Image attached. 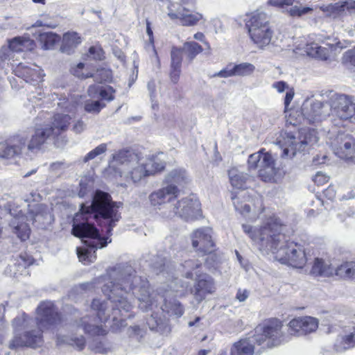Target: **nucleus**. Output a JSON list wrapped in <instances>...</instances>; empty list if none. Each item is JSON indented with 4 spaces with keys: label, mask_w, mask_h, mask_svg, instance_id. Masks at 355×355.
Masks as SVG:
<instances>
[{
    "label": "nucleus",
    "mask_w": 355,
    "mask_h": 355,
    "mask_svg": "<svg viewBox=\"0 0 355 355\" xmlns=\"http://www.w3.org/2000/svg\"><path fill=\"white\" fill-rule=\"evenodd\" d=\"M173 278V276H171ZM177 279H168L167 287L159 288L157 293H150L149 284L146 279L136 274L135 270L128 263H119L106 270L103 276L95 281L103 283L101 288L107 300L94 299L91 305L92 315H87L80 319L78 327H81L85 333L91 336L105 335L106 330L103 324L111 317L114 324L119 327L125 325L123 317L133 308V296L139 301V308L143 311H153L157 308L159 301H164L161 306L162 313L169 315L181 317L184 309L180 303L173 296L181 295L184 289L179 288Z\"/></svg>",
    "instance_id": "obj_1"
},
{
    "label": "nucleus",
    "mask_w": 355,
    "mask_h": 355,
    "mask_svg": "<svg viewBox=\"0 0 355 355\" xmlns=\"http://www.w3.org/2000/svg\"><path fill=\"white\" fill-rule=\"evenodd\" d=\"M119 205L112 201L110 195L102 191H96L90 205L82 204L79 212L73 219L72 234L76 237L91 239L86 248H77L79 261L87 265L96 260V250L107 244V240L101 238L98 230L89 221L95 219L101 225L107 227L106 232L111 234L112 229L121 219Z\"/></svg>",
    "instance_id": "obj_2"
},
{
    "label": "nucleus",
    "mask_w": 355,
    "mask_h": 355,
    "mask_svg": "<svg viewBox=\"0 0 355 355\" xmlns=\"http://www.w3.org/2000/svg\"><path fill=\"white\" fill-rule=\"evenodd\" d=\"M242 227L259 250L271 252L279 262L298 268L306 264L304 248L297 243L285 240V236L281 234L282 224L277 217L269 218L261 226L243 224Z\"/></svg>",
    "instance_id": "obj_3"
},
{
    "label": "nucleus",
    "mask_w": 355,
    "mask_h": 355,
    "mask_svg": "<svg viewBox=\"0 0 355 355\" xmlns=\"http://www.w3.org/2000/svg\"><path fill=\"white\" fill-rule=\"evenodd\" d=\"M60 321V317L51 302H42L37 309V317L32 319L23 313L12 321L14 338L9 344L12 349L21 347L37 348L42 345V331Z\"/></svg>",
    "instance_id": "obj_4"
},
{
    "label": "nucleus",
    "mask_w": 355,
    "mask_h": 355,
    "mask_svg": "<svg viewBox=\"0 0 355 355\" xmlns=\"http://www.w3.org/2000/svg\"><path fill=\"white\" fill-rule=\"evenodd\" d=\"M111 164L121 166V177L134 183L161 171L165 167V163L157 156L144 158L133 150H119L113 155Z\"/></svg>",
    "instance_id": "obj_5"
},
{
    "label": "nucleus",
    "mask_w": 355,
    "mask_h": 355,
    "mask_svg": "<svg viewBox=\"0 0 355 355\" xmlns=\"http://www.w3.org/2000/svg\"><path fill=\"white\" fill-rule=\"evenodd\" d=\"M35 93L36 94H30L28 97V100L35 105H42V103H39L40 101H43L46 103L51 101V104L53 107L56 105L62 111L67 112L54 114L51 121L45 124L46 127L49 130V132L54 138H56L67 130L72 117L74 116L76 107L75 104L71 103L68 99L59 98L56 94H53L51 96L46 97L40 88L36 89Z\"/></svg>",
    "instance_id": "obj_6"
},
{
    "label": "nucleus",
    "mask_w": 355,
    "mask_h": 355,
    "mask_svg": "<svg viewBox=\"0 0 355 355\" xmlns=\"http://www.w3.org/2000/svg\"><path fill=\"white\" fill-rule=\"evenodd\" d=\"M54 139L45 125L35 129L28 144V135L25 133L19 134L1 146L0 160L18 156L26 148L31 152L38 150L48 140Z\"/></svg>",
    "instance_id": "obj_7"
},
{
    "label": "nucleus",
    "mask_w": 355,
    "mask_h": 355,
    "mask_svg": "<svg viewBox=\"0 0 355 355\" xmlns=\"http://www.w3.org/2000/svg\"><path fill=\"white\" fill-rule=\"evenodd\" d=\"M28 216H26L21 209L17 207L10 205V214L13 216L10 225L13 228V232L21 240L26 241L29 237L30 228L26 223V220H30L33 222L39 221L44 223L47 220H51V214L48 207L43 204L34 203L28 205Z\"/></svg>",
    "instance_id": "obj_8"
},
{
    "label": "nucleus",
    "mask_w": 355,
    "mask_h": 355,
    "mask_svg": "<svg viewBox=\"0 0 355 355\" xmlns=\"http://www.w3.org/2000/svg\"><path fill=\"white\" fill-rule=\"evenodd\" d=\"M296 137L293 132H282L277 138L276 144L282 149V157L293 158L297 152L305 150L308 145L318 141L317 132L314 129H302Z\"/></svg>",
    "instance_id": "obj_9"
},
{
    "label": "nucleus",
    "mask_w": 355,
    "mask_h": 355,
    "mask_svg": "<svg viewBox=\"0 0 355 355\" xmlns=\"http://www.w3.org/2000/svg\"><path fill=\"white\" fill-rule=\"evenodd\" d=\"M245 26L250 40L257 48L264 49L270 44L274 32L270 25V17L265 12L257 10L247 15Z\"/></svg>",
    "instance_id": "obj_10"
},
{
    "label": "nucleus",
    "mask_w": 355,
    "mask_h": 355,
    "mask_svg": "<svg viewBox=\"0 0 355 355\" xmlns=\"http://www.w3.org/2000/svg\"><path fill=\"white\" fill-rule=\"evenodd\" d=\"M283 325L277 319H272L256 327L254 340L262 348H271L288 340L282 331Z\"/></svg>",
    "instance_id": "obj_11"
},
{
    "label": "nucleus",
    "mask_w": 355,
    "mask_h": 355,
    "mask_svg": "<svg viewBox=\"0 0 355 355\" xmlns=\"http://www.w3.org/2000/svg\"><path fill=\"white\" fill-rule=\"evenodd\" d=\"M329 115L331 114L336 126H343V123L352 118L355 119V103L353 97L345 94H333L327 102Z\"/></svg>",
    "instance_id": "obj_12"
},
{
    "label": "nucleus",
    "mask_w": 355,
    "mask_h": 355,
    "mask_svg": "<svg viewBox=\"0 0 355 355\" xmlns=\"http://www.w3.org/2000/svg\"><path fill=\"white\" fill-rule=\"evenodd\" d=\"M248 164L249 170H258L259 176L264 182L270 181L275 174L274 159L263 149L250 155Z\"/></svg>",
    "instance_id": "obj_13"
},
{
    "label": "nucleus",
    "mask_w": 355,
    "mask_h": 355,
    "mask_svg": "<svg viewBox=\"0 0 355 355\" xmlns=\"http://www.w3.org/2000/svg\"><path fill=\"white\" fill-rule=\"evenodd\" d=\"M301 114L308 123H318L329 116V106L327 102L307 98L302 103Z\"/></svg>",
    "instance_id": "obj_14"
},
{
    "label": "nucleus",
    "mask_w": 355,
    "mask_h": 355,
    "mask_svg": "<svg viewBox=\"0 0 355 355\" xmlns=\"http://www.w3.org/2000/svg\"><path fill=\"white\" fill-rule=\"evenodd\" d=\"M332 148L335 155L349 163L355 164V139L350 135L339 134L334 142Z\"/></svg>",
    "instance_id": "obj_15"
},
{
    "label": "nucleus",
    "mask_w": 355,
    "mask_h": 355,
    "mask_svg": "<svg viewBox=\"0 0 355 355\" xmlns=\"http://www.w3.org/2000/svg\"><path fill=\"white\" fill-rule=\"evenodd\" d=\"M173 213L185 220L197 219L201 215L200 203L194 197H187L173 205Z\"/></svg>",
    "instance_id": "obj_16"
},
{
    "label": "nucleus",
    "mask_w": 355,
    "mask_h": 355,
    "mask_svg": "<svg viewBox=\"0 0 355 355\" xmlns=\"http://www.w3.org/2000/svg\"><path fill=\"white\" fill-rule=\"evenodd\" d=\"M180 193V189L175 185H166L150 194L149 200L151 206L161 210L173 207V202Z\"/></svg>",
    "instance_id": "obj_17"
},
{
    "label": "nucleus",
    "mask_w": 355,
    "mask_h": 355,
    "mask_svg": "<svg viewBox=\"0 0 355 355\" xmlns=\"http://www.w3.org/2000/svg\"><path fill=\"white\" fill-rule=\"evenodd\" d=\"M167 15L172 20H178L179 24L184 26H196L203 16L199 12L192 13L188 8L180 7L174 3H170L168 6Z\"/></svg>",
    "instance_id": "obj_18"
},
{
    "label": "nucleus",
    "mask_w": 355,
    "mask_h": 355,
    "mask_svg": "<svg viewBox=\"0 0 355 355\" xmlns=\"http://www.w3.org/2000/svg\"><path fill=\"white\" fill-rule=\"evenodd\" d=\"M318 327L315 318L304 316L290 321L288 331L291 335L301 336L315 331Z\"/></svg>",
    "instance_id": "obj_19"
},
{
    "label": "nucleus",
    "mask_w": 355,
    "mask_h": 355,
    "mask_svg": "<svg viewBox=\"0 0 355 355\" xmlns=\"http://www.w3.org/2000/svg\"><path fill=\"white\" fill-rule=\"evenodd\" d=\"M15 74L24 79L26 83L31 85H36L42 80L44 76L42 69L33 63H22L16 64V67L13 69Z\"/></svg>",
    "instance_id": "obj_20"
},
{
    "label": "nucleus",
    "mask_w": 355,
    "mask_h": 355,
    "mask_svg": "<svg viewBox=\"0 0 355 355\" xmlns=\"http://www.w3.org/2000/svg\"><path fill=\"white\" fill-rule=\"evenodd\" d=\"M192 245L197 250L205 254L214 251V243L212 240V230L202 227L194 231L191 235Z\"/></svg>",
    "instance_id": "obj_21"
},
{
    "label": "nucleus",
    "mask_w": 355,
    "mask_h": 355,
    "mask_svg": "<svg viewBox=\"0 0 355 355\" xmlns=\"http://www.w3.org/2000/svg\"><path fill=\"white\" fill-rule=\"evenodd\" d=\"M196 279L194 283L193 288L191 293L198 302L202 301L207 295L212 294L215 292L216 286L213 278L206 274L202 273L198 275L196 273Z\"/></svg>",
    "instance_id": "obj_22"
},
{
    "label": "nucleus",
    "mask_w": 355,
    "mask_h": 355,
    "mask_svg": "<svg viewBox=\"0 0 355 355\" xmlns=\"http://www.w3.org/2000/svg\"><path fill=\"white\" fill-rule=\"evenodd\" d=\"M231 198L236 211L246 217L250 211L251 205L254 207L258 205L261 207V201L257 198L253 199L247 191H240L235 193H232Z\"/></svg>",
    "instance_id": "obj_23"
},
{
    "label": "nucleus",
    "mask_w": 355,
    "mask_h": 355,
    "mask_svg": "<svg viewBox=\"0 0 355 355\" xmlns=\"http://www.w3.org/2000/svg\"><path fill=\"white\" fill-rule=\"evenodd\" d=\"M352 3L349 0H340L336 3L323 4L319 6L325 16L334 20L340 19L347 14H352Z\"/></svg>",
    "instance_id": "obj_24"
},
{
    "label": "nucleus",
    "mask_w": 355,
    "mask_h": 355,
    "mask_svg": "<svg viewBox=\"0 0 355 355\" xmlns=\"http://www.w3.org/2000/svg\"><path fill=\"white\" fill-rule=\"evenodd\" d=\"M345 47H346V46H343L341 42H338L334 44L330 45L329 49L322 47L317 43L311 42L306 44L304 49V52L309 56L326 60L329 57V49L331 51H336L338 49H342Z\"/></svg>",
    "instance_id": "obj_25"
},
{
    "label": "nucleus",
    "mask_w": 355,
    "mask_h": 355,
    "mask_svg": "<svg viewBox=\"0 0 355 355\" xmlns=\"http://www.w3.org/2000/svg\"><path fill=\"white\" fill-rule=\"evenodd\" d=\"M183 50L182 48L173 46L171 51V80L177 83L181 73Z\"/></svg>",
    "instance_id": "obj_26"
},
{
    "label": "nucleus",
    "mask_w": 355,
    "mask_h": 355,
    "mask_svg": "<svg viewBox=\"0 0 355 355\" xmlns=\"http://www.w3.org/2000/svg\"><path fill=\"white\" fill-rule=\"evenodd\" d=\"M190 182V177L185 169L179 168L171 171L165 176L164 182L167 185L184 186Z\"/></svg>",
    "instance_id": "obj_27"
},
{
    "label": "nucleus",
    "mask_w": 355,
    "mask_h": 355,
    "mask_svg": "<svg viewBox=\"0 0 355 355\" xmlns=\"http://www.w3.org/2000/svg\"><path fill=\"white\" fill-rule=\"evenodd\" d=\"M336 270V269L331 266L329 260L317 257L314 259L311 274L315 277H330L334 275Z\"/></svg>",
    "instance_id": "obj_28"
},
{
    "label": "nucleus",
    "mask_w": 355,
    "mask_h": 355,
    "mask_svg": "<svg viewBox=\"0 0 355 355\" xmlns=\"http://www.w3.org/2000/svg\"><path fill=\"white\" fill-rule=\"evenodd\" d=\"M256 343L253 336L244 339H241L235 343L231 348V355H254Z\"/></svg>",
    "instance_id": "obj_29"
},
{
    "label": "nucleus",
    "mask_w": 355,
    "mask_h": 355,
    "mask_svg": "<svg viewBox=\"0 0 355 355\" xmlns=\"http://www.w3.org/2000/svg\"><path fill=\"white\" fill-rule=\"evenodd\" d=\"M87 93L91 98L111 101L114 98L115 90L110 86L92 85L89 87Z\"/></svg>",
    "instance_id": "obj_30"
},
{
    "label": "nucleus",
    "mask_w": 355,
    "mask_h": 355,
    "mask_svg": "<svg viewBox=\"0 0 355 355\" xmlns=\"http://www.w3.org/2000/svg\"><path fill=\"white\" fill-rule=\"evenodd\" d=\"M229 179L231 185L241 191H245L247 184L250 180V177L247 173L239 171L236 168H231L229 172Z\"/></svg>",
    "instance_id": "obj_31"
},
{
    "label": "nucleus",
    "mask_w": 355,
    "mask_h": 355,
    "mask_svg": "<svg viewBox=\"0 0 355 355\" xmlns=\"http://www.w3.org/2000/svg\"><path fill=\"white\" fill-rule=\"evenodd\" d=\"M355 347V328L352 332L338 336L335 347L338 352H342Z\"/></svg>",
    "instance_id": "obj_32"
},
{
    "label": "nucleus",
    "mask_w": 355,
    "mask_h": 355,
    "mask_svg": "<svg viewBox=\"0 0 355 355\" xmlns=\"http://www.w3.org/2000/svg\"><path fill=\"white\" fill-rule=\"evenodd\" d=\"M81 37L76 32H68L64 34L62 49L63 52L69 53L71 49L81 43Z\"/></svg>",
    "instance_id": "obj_33"
},
{
    "label": "nucleus",
    "mask_w": 355,
    "mask_h": 355,
    "mask_svg": "<svg viewBox=\"0 0 355 355\" xmlns=\"http://www.w3.org/2000/svg\"><path fill=\"white\" fill-rule=\"evenodd\" d=\"M37 40L44 49H51L60 40L59 35L52 32L40 33Z\"/></svg>",
    "instance_id": "obj_34"
},
{
    "label": "nucleus",
    "mask_w": 355,
    "mask_h": 355,
    "mask_svg": "<svg viewBox=\"0 0 355 355\" xmlns=\"http://www.w3.org/2000/svg\"><path fill=\"white\" fill-rule=\"evenodd\" d=\"M57 342L59 345L66 343L72 346H75L79 350L83 349L85 345V339L83 336L70 338L65 336H58Z\"/></svg>",
    "instance_id": "obj_35"
},
{
    "label": "nucleus",
    "mask_w": 355,
    "mask_h": 355,
    "mask_svg": "<svg viewBox=\"0 0 355 355\" xmlns=\"http://www.w3.org/2000/svg\"><path fill=\"white\" fill-rule=\"evenodd\" d=\"M190 61L193 60L197 55L202 51V46L196 42H186L182 48Z\"/></svg>",
    "instance_id": "obj_36"
},
{
    "label": "nucleus",
    "mask_w": 355,
    "mask_h": 355,
    "mask_svg": "<svg viewBox=\"0 0 355 355\" xmlns=\"http://www.w3.org/2000/svg\"><path fill=\"white\" fill-rule=\"evenodd\" d=\"M336 273L346 278H355V262L349 261L341 264L336 268Z\"/></svg>",
    "instance_id": "obj_37"
},
{
    "label": "nucleus",
    "mask_w": 355,
    "mask_h": 355,
    "mask_svg": "<svg viewBox=\"0 0 355 355\" xmlns=\"http://www.w3.org/2000/svg\"><path fill=\"white\" fill-rule=\"evenodd\" d=\"M236 76H250L256 69L254 64L250 62H241L234 64Z\"/></svg>",
    "instance_id": "obj_38"
},
{
    "label": "nucleus",
    "mask_w": 355,
    "mask_h": 355,
    "mask_svg": "<svg viewBox=\"0 0 355 355\" xmlns=\"http://www.w3.org/2000/svg\"><path fill=\"white\" fill-rule=\"evenodd\" d=\"M165 316H158V314L153 311L150 317L147 319L146 324L151 330L162 329L165 325Z\"/></svg>",
    "instance_id": "obj_39"
},
{
    "label": "nucleus",
    "mask_w": 355,
    "mask_h": 355,
    "mask_svg": "<svg viewBox=\"0 0 355 355\" xmlns=\"http://www.w3.org/2000/svg\"><path fill=\"white\" fill-rule=\"evenodd\" d=\"M202 261L199 259H188L182 264L185 277L191 279L193 277L192 270L198 269L202 265Z\"/></svg>",
    "instance_id": "obj_40"
},
{
    "label": "nucleus",
    "mask_w": 355,
    "mask_h": 355,
    "mask_svg": "<svg viewBox=\"0 0 355 355\" xmlns=\"http://www.w3.org/2000/svg\"><path fill=\"white\" fill-rule=\"evenodd\" d=\"M25 40L20 37H15L10 41L8 46H3L4 48H9L10 51L9 54L15 59L16 54H18L24 51Z\"/></svg>",
    "instance_id": "obj_41"
},
{
    "label": "nucleus",
    "mask_w": 355,
    "mask_h": 355,
    "mask_svg": "<svg viewBox=\"0 0 355 355\" xmlns=\"http://www.w3.org/2000/svg\"><path fill=\"white\" fill-rule=\"evenodd\" d=\"M10 49L9 48H4L2 46L0 49V69H3L6 67L9 64L12 67L16 65L15 63V60L10 55L9 52Z\"/></svg>",
    "instance_id": "obj_42"
},
{
    "label": "nucleus",
    "mask_w": 355,
    "mask_h": 355,
    "mask_svg": "<svg viewBox=\"0 0 355 355\" xmlns=\"http://www.w3.org/2000/svg\"><path fill=\"white\" fill-rule=\"evenodd\" d=\"M104 107L105 104L98 100H87L85 103V110L87 112L98 113Z\"/></svg>",
    "instance_id": "obj_43"
},
{
    "label": "nucleus",
    "mask_w": 355,
    "mask_h": 355,
    "mask_svg": "<svg viewBox=\"0 0 355 355\" xmlns=\"http://www.w3.org/2000/svg\"><path fill=\"white\" fill-rule=\"evenodd\" d=\"M313 8L309 6H295L290 8L288 12L292 17H300L303 15L309 14L313 11Z\"/></svg>",
    "instance_id": "obj_44"
},
{
    "label": "nucleus",
    "mask_w": 355,
    "mask_h": 355,
    "mask_svg": "<svg viewBox=\"0 0 355 355\" xmlns=\"http://www.w3.org/2000/svg\"><path fill=\"white\" fill-rule=\"evenodd\" d=\"M107 150V144H101L89 152L84 157L83 161L87 162L104 153Z\"/></svg>",
    "instance_id": "obj_45"
},
{
    "label": "nucleus",
    "mask_w": 355,
    "mask_h": 355,
    "mask_svg": "<svg viewBox=\"0 0 355 355\" xmlns=\"http://www.w3.org/2000/svg\"><path fill=\"white\" fill-rule=\"evenodd\" d=\"M92 186V180L88 177H83L79 182V191L78 195L80 198H83L87 193L88 189Z\"/></svg>",
    "instance_id": "obj_46"
},
{
    "label": "nucleus",
    "mask_w": 355,
    "mask_h": 355,
    "mask_svg": "<svg viewBox=\"0 0 355 355\" xmlns=\"http://www.w3.org/2000/svg\"><path fill=\"white\" fill-rule=\"evenodd\" d=\"M90 76L94 77L96 81L103 82L109 80L112 76L110 70L101 69H97L94 73H91Z\"/></svg>",
    "instance_id": "obj_47"
},
{
    "label": "nucleus",
    "mask_w": 355,
    "mask_h": 355,
    "mask_svg": "<svg viewBox=\"0 0 355 355\" xmlns=\"http://www.w3.org/2000/svg\"><path fill=\"white\" fill-rule=\"evenodd\" d=\"M87 57L96 60H101L103 58V51L100 46H91L89 49Z\"/></svg>",
    "instance_id": "obj_48"
},
{
    "label": "nucleus",
    "mask_w": 355,
    "mask_h": 355,
    "mask_svg": "<svg viewBox=\"0 0 355 355\" xmlns=\"http://www.w3.org/2000/svg\"><path fill=\"white\" fill-rule=\"evenodd\" d=\"M153 269L157 275L162 274L164 277H165V274L167 275L166 277H170L169 272L168 271H165V260L163 259H159V261L155 262L153 263Z\"/></svg>",
    "instance_id": "obj_49"
},
{
    "label": "nucleus",
    "mask_w": 355,
    "mask_h": 355,
    "mask_svg": "<svg viewBox=\"0 0 355 355\" xmlns=\"http://www.w3.org/2000/svg\"><path fill=\"white\" fill-rule=\"evenodd\" d=\"M213 76H218L220 78H229L236 76L234 65L228 64L225 69L214 74Z\"/></svg>",
    "instance_id": "obj_50"
},
{
    "label": "nucleus",
    "mask_w": 355,
    "mask_h": 355,
    "mask_svg": "<svg viewBox=\"0 0 355 355\" xmlns=\"http://www.w3.org/2000/svg\"><path fill=\"white\" fill-rule=\"evenodd\" d=\"M342 59L344 64L355 66V49H349L345 52Z\"/></svg>",
    "instance_id": "obj_51"
},
{
    "label": "nucleus",
    "mask_w": 355,
    "mask_h": 355,
    "mask_svg": "<svg viewBox=\"0 0 355 355\" xmlns=\"http://www.w3.org/2000/svg\"><path fill=\"white\" fill-rule=\"evenodd\" d=\"M84 67V64L80 62L75 67H73L71 71L75 76H77L80 78H87L91 77V73H85L83 72Z\"/></svg>",
    "instance_id": "obj_52"
},
{
    "label": "nucleus",
    "mask_w": 355,
    "mask_h": 355,
    "mask_svg": "<svg viewBox=\"0 0 355 355\" xmlns=\"http://www.w3.org/2000/svg\"><path fill=\"white\" fill-rule=\"evenodd\" d=\"M65 168V164L61 162H53L50 166V170L55 173V175H60L64 169Z\"/></svg>",
    "instance_id": "obj_53"
},
{
    "label": "nucleus",
    "mask_w": 355,
    "mask_h": 355,
    "mask_svg": "<svg viewBox=\"0 0 355 355\" xmlns=\"http://www.w3.org/2000/svg\"><path fill=\"white\" fill-rule=\"evenodd\" d=\"M294 0H268V4L275 7H283L284 6H291Z\"/></svg>",
    "instance_id": "obj_54"
},
{
    "label": "nucleus",
    "mask_w": 355,
    "mask_h": 355,
    "mask_svg": "<svg viewBox=\"0 0 355 355\" xmlns=\"http://www.w3.org/2000/svg\"><path fill=\"white\" fill-rule=\"evenodd\" d=\"M313 180L318 185H323L329 181V177L322 172H318Z\"/></svg>",
    "instance_id": "obj_55"
},
{
    "label": "nucleus",
    "mask_w": 355,
    "mask_h": 355,
    "mask_svg": "<svg viewBox=\"0 0 355 355\" xmlns=\"http://www.w3.org/2000/svg\"><path fill=\"white\" fill-rule=\"evenodd\" d=\"M250 292L246 289L239 288L236 295V299L240 302H245L249 297Z\"/></svg>",
    "instance_id": "obj_56"
},
{
    "label": "nucleus",
    "mask_w": 355,
    "mask_h": 355,
    "mask_svg": "<svg viewBox=\"0 0 355 355\" xmlns=\"http://www.w3.org/2000/svg\"><path fill=\"white\" fill-rule=\"evenodd\" d=\"M272 87L275 89L278 92L282 93L288 88V85L284 81H277L272 84Z\"/></svg>",
    "instance_id": "obj_57"
},
{
    "label": "nucleus",
    "mask_w": 355,
    "mask_h": 355,
    "mask_svg": "<svg viewBox=\"0 0 355 355\" xmlns=\"http://www.w3.org/2000/svg\"><path fill=\"white\" fill-rule=\"evenodd\" d=\"M196 3V0H181L180 4L175 3H174L175 5H177L178 7V6H180L182 8L186 7V8H188L189 10H190L195 7Z\"/></svg>",
    "instance_id": "obj_58"
},
{
    "label": "nucleus",
    "mask_w": 355,
    "mask_h": 355,
    "mask_svg": "<svg viewBox=\"0 0 355 355\" xmlns=\"http://www.w3.org/2000/svg\"><path fill=\"white\" fill-rule=\"evenodd\" d=\"M336 352H338L336 350L335 345L334 346L326 345L322 349V355H334Z\"/></svg>",
    "instance_id": "obj_59"
},
{
    "label": "nucleus",
    "mask_w": 355,
    "mask_h": 355,
    "mask_svg": "<svg viewBox=\"0 0 355 355\" xmlns=\"http://www.w3.org/2000/svg\"><path fill=\"white\" fill-rule=\"evenodd\" d=\"M193 38L196 40H198L200 42H203L206 46L209 49H210V45L205 40V35L201 33V32H198L194 34L193 35Z\"/></svg>",
    "instance_id": "obj_60"
},
{
    "label": "nucleus",
    "mask_w": 355,
    "mask_h": 355,
    "mask_svg": "<svg viewBox=\"0 0 355 355\" xmlns=\"http://www.w3.org/2000/svg\"><path fill=\"white\" fill-rule=\"evenodd\" d=\"M85 127V123L79 120L73 125V130L76 133H80L84 130Z\"/></svg>",
    "instance_id": "obj_61"
},
{
    "label": "nucleus",
    "mask_w": 355,
    "mask_h": 355,
    "mask_svg": "<svg viewBox=\"0 0 355 355\" xmlns=\"http://www.w3.org/2000/svg\"><path fill=\"white\" fill-rule=\"evenodd\" d=\"M324 196L329 200H332L336 196V191L333 187H329L324 191Z\"/></svg>",
    "instance_id": "obj_62"
},
{
    "label": "nucleus",
    "mask_w": 355,
    "mask_h": 355,
    "mask_svg": "<svg viewBox=\"0 0 355 355\" xmlns=\"http://www.w3.org/2000/svg\"><path fill=\"white\" fill-rule=\"evenodd\" d=\"M129 331H130V336H132V335H137V336L141 335V334H142V329L137 325L130 327L129 328Z\"/></svg>",
    "instance_id": "obj_63"
},
{
    "label": "nucleus",
    "mask_w": 355,
    "mask_h": 355,
    "mask_svg": "<svg viewBox=\"0 0 355 355\" xmlns=\"http://www.w3.org/2000/svg\"><path fill=\"white\" fill-rule=\"evenodd\" d=\"M293 96H294L293 92H292L291 90L288 91V92H286V96H285V98H284V105H285L286 107L288 106V105L290 104V103L293 100Z\"/></svg>",
    "instance_id": "obj_64"
}]
</instances>
